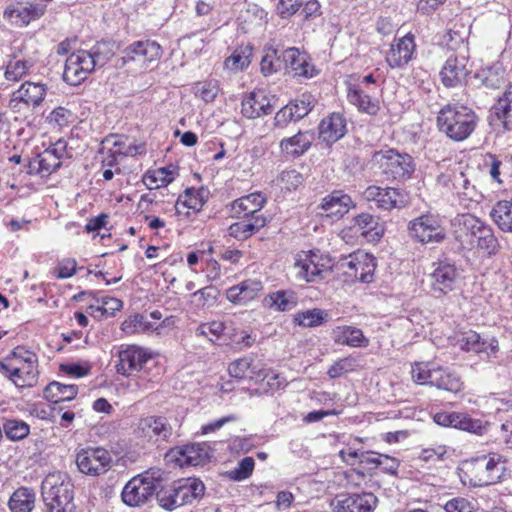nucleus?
Wrapping results in <instances>:
<instances>
[{
    "label": "nucleus",
    "mask_w": 512,
    "mask_h": 512,
    "mask_svg": "<svg viewBox=\"0 0 512 512\" xmlns=\"http://www.w3.org/2000/svg\"><path fill=\"white\" fill-rule=\"evenodd\" d=\"M444 509L446 512H477L470 501L460 497L449 500Z\"/></svg>",
    "instance_id": "64"
},
{
    "label": "nucleus",
    "mask_w": 512,
    "mask_h": 512,
    "mask_svg": "<svg viewBox=\"0 0 512 512\" xmlns=\"http://www.w3.org/2000/svg\"><path fill=\"white\" fill-rule=\"evenodd\" d=\"M47 94V86L41 82L26 81L12 93L10 107L13 110H21L22 105L27 108L38 107Z\"/></svg>",
    "instance_id": "15"
},
{
    "label": "nucleus",
    "mask_w": 512,
    "mask_h": 512,
    "mask_svg": "<svg viewBox=\"0 0 512 512\" xmlns=\"http://www.w3.org/2000/svg\"><path fill=\"white\" fill-rule=\"evenodd\" d=\"M355 261V268L353 271H346V275L354 277L363 283L372 282L376 268L375 258L366 252L356 251Z\"/></svg>",
    "instance_id": "33"
},
{
    "label": "nucleus",
    "mask_w": 512,
    "mask_h": 512,
    "mask_svg": "<svg viewBox=\"0 0 512 512\" xmlns=\"http://www.w3.org/2000/svg\"><path fill=\"white\" fill-rule=\"evenodd\" d=\"M36 494L33 489L20 487L10 496L8 506L11 512H31L35 507Z\"/></svg>",
    "instance_id": "36"
},
{
    "label": "nucleus",
    "mask_w": 512,
    "mask_h": 512,
    "mask_svg": "<svg viewBox=\"0 0 512 512\" xmlns=\"http://www.w3.org/2000/svg\"><path fill=\"white\" fill-rule=\"evenodd\" d=\"M431 386L456 394L461 391L463 382L457 373L448 368L437 367L432 373Z\"/></svg>",
    "instance_id": "32"
},
{
    "label": "nucleus",
    "mask_w": 512,
    "mask_h": 512,
    "mask_svg": "<svg viewBox=\"0 0 512 512\" xmlns=\"http://www.w3.org/2000/svg\"><path fill=\"white\" fill-rule=\"evenodd\" d=\"M302 181V175L296 170L283 171L278 177L281 187L289 191L297 189L302 184Z\"/></svg>",
    "instance_id": "56"
},
{
    "label": "nucleus",
    "mask_w": 512,
    "mask_h": 512,
    "mask_svg": "<svg viewBox=\"0 0 512 512\" xmlns=\"http://www.w3.org/2000/svg\"><path fill=\"white\" fill-rule=\"evenodd\" d=\"M355 207L352 198L343 191L336 190L323 198L322 210L327 216L343 217L351 208Z\"/></svg>",
    "instance_id": "27"
},
{
    "label": "nucleus",
    "mask_w": 512,
    "mask_h": 512,
    "mask_svg": "<svg viewBox=\"0 0 512 512\" xmlns=\"http://www.w3.org/2000/svg\"><path fill=\"white\" fill-rule=\"evenodd\" d=\"M155 493L153 487L137 475L126 483L121 497L126 505L136 507L145 504Z\"/></svg>",
    "instance_id": "19"
},
{
    "label": "nucleus",
    "mask_w": 512,
    "mask_h": 512,
    "mask_svg": "<svg viewBox=\"0 0 512 512\" xmlns=\"http://www.w3.org/2000/svg\"><path fill=\"white\" fill-rule=\"evenodd\" d=\"M354 369V360L352 358H343L336 361L331 367L328 369L327 374L330 378H338L343 374L352 371Z\"/></svg>",
    "instance_id": "62"
},
{
    "label": "nucleus",
    "mask_w": 512,
    "mask_h": 512,
    "mask_svg": "<svg viewBox=\"0 0 512 512\" xmlns=\"http://www.w3.org/2000/svg\"><path fill=\"white\" fill-rule=\"evenodd\" d=\"M267 306L276 311H290L296 307L298 298L292 290H279L269 294L265 298Z\"/></svg>",
    "instance_id": "39"
},
{
    "label": "nucleus",
    "mask_w": 512,
    "mask_h": 512,
    "mask_svg": "<svg viewBox=\"0 0 512 512\" xmlns=\"http://www.w3.org/2000/svg\"><path fill=\"white\" fill-rule=\"evenodd\" d=\"M33 164L38 165L37 172L42 176L50 175L61 166L60 162L45 150L37 155Z\"/></svg>",
    "instance_id": "52"
},
{
    "label": "nucleus",
    "mask_w": 512,
    "mask_h": 512,
    "mask_svg": "<svg viewBox=\"0 0 512 512\" xmlns=\"http://www.w3.org/2000/svg\"><path fill=\"white\" fill-rule=\"evenodd\" d=\"M249 370L257 377L263 374L261 370L256 371V367L252 366V359L249 357L236 359L228 366V372L230 376L237 379L245 378Z\"/></svg>",
    "instance_id": "46"
},
{
    "label": "nucleus",
    "mask_w": 512,
    "mask_h": 512,
    "mask_svg": "<svg viewBox=\"0 0 512 512\" xmlns=\"http://www.w3.org/2000/svg\"><path fill=\"white\" fill-rule=\"evenodd\" d=\"M204 492L205 486L201 480L192 477L182 478L170 486L159 489L157 501L162 508L171 511L199 500Z\"/></svg>",
    "instance_id": "6"
},
{
    "label": "nucleus",
    "mask_w": 512,
    "mask_h": 512,
    "mask_svg": "<svg viewBox=\"0 0 512 512\" xmlns=\"http://www.w3.org/2000/svg\"><path fill=\"white\" fill-rule=\"evenodd\" d=\"M333 340L338 345L350 347H367L369 340L361 329L352 326H338L332 332Z\"/></svg>",
    "instance_id": "31"
},
{
    "label": "nucleus",
    "mask_w": 512,
    "mask_h": 512,
    "mask_svg": "<svg viewBox=\"0 0 512 512\" xmlns=\"http://www.w3.org/2000/svg\"><path fill=\"white\" fill-rule=\"evenodd\" d=\"M378 503L370 492L361 494H340L331 501L334 512H372Z\"/></svg>",
    "instance_id": "16"
},
{
    "label": "nucleus",
    "mask_w": 512,
    "mask_h": 512,
    "mask_svg": "<svg viewBox=\"0 0 512 512\" xmlns=\"http://www.w3.org/2000/svg\"><path fill=\"white\" fill-rule=\"evenodd\" d=\"M495 224L504 232H512V201L497 202L490 212Z\"/></svg>",
    "instance_id": "40"
},
{
    "label": "nucleus",
    "mask_w": 512,
    "mask_h": 512,
    "mask_svg": "<svg viewBox=\"0 0 512 512\" xmlns=\"http://www.w3.org/2000/svg\"><path fill=\"white\" fill-rule=\"evenodd\" d=\"M458 429L477 435H483L488 430V424L483 423V421L479 419H473L466 413H461L460 420L458 421Z\"/></svg>",
    "instance_id": "53"
},
{
    "label": "nucleus",
    "mask_w": 512,
    "mask_h": 512,
    "mask_svg": "<svg viewBox=\"0 0 512 512\" xmlns=\"http://www.w3.org/2000/svg\"><path fill=\"white\" fill-rule=\"evenodd\" d=\"M209 190L201 187L199 189L188 188L179 196L175 204L177 214L189 215V210L198 212L209 198Z\"/></svg>",
    "instance_id": "24"
},
{
    "label": "nucleus",
    "mask_w": 512,
    "mask_h": 512,
    "mask_svg": "<svg viewBox=\"0 0 512 512\" xmlns=\"http://www.w3.org/2000/svg\"><path fill=\"white\" fill-rule=\"evenodd\" d=\"M456 240L462 248L483 250L489 255L498 249V240L492 228L472 214H462L457 219Z\"/></svg>",
    "instance_id": "2"
},
{
    "label": "nucleus",
    "mask_w": 512,
    "mask_h": 512,
    "mask_svg": "<svg viewBox=\"0 0 512 512\" xmlns=\"http://www.w3.org/2000/svg\"><path fill=\"white\" fill-rule=\"evenodd\" d=\"M414 36L410 33L395 40L386 53V62L392 69L404 68L413 57L415 52Z\"/></svg>",
    "instance_id": "17"
},
{
    "label": "nucleus",
    "mask_w": 512,
    "mask_h": 512,
    "mask_svg": "<svg viewBox=\"0 0 512 512\" xmlns=\"http://www.w3.org/2000/svg\"><path fill=\"white\" fill-rule=\"evenodd\" d=\"M346 132V120L340 113L328 115L319 124V137L328 144L337 142Z\"/></svg>",
    "instance_id": "25"
},
{
    "label": "nucleus",
    "mask_w": 512,
    "mask_h": 512,
    "mask_svg": "<svg viewBox=\"0 0 512 512\" xmlns=\"http://www.w3.org/2000/svg\"><path fill=\"white\" fill-rule=\"evenodd\" d=\"M49 154H52L62 164V160L71 158L72 152L70 149H68V144L66 140L59 139L54 144H52L50 147L45 149Z\"/></svg>",
    "instance_id": "63"
},
{
    "label": "nucleus",
    "mask_w": 512,
    "mask_h": 512,
    "mask_svg": "<svg viewBox=\"0 0 512 512\" xmlns=\"http://www.w3.org/2000/svg\"><path fill=\"white\" fill-rule=\"evenodd\" d=\"M433 265L435 268L430 274L432 289L444 294L452 291L459 278V272L455 265L446 261H440Z\"/></svg>",
    "instance_id": "20"
},
{
    "label": "nucleus",
    "mask_w": 512,
    "mask_h": 512,
    "mask_svg": "<svg viewBox=\"0 0 512 512\" xmlns=\"http://www.w3.org/2000/svg\"><path fill=\"white\" fill-rule=\"evenodd\" d=\"M262 290L263 284L260 280L248 279L230 287L226 292V297L234 304L245 305L257 298Z\"/></svg>",
    "instance_id": "23"
},
{
    "label": "nucleus",
    "mask_w": 512,
    "mask_h": 512,
    "mask_svg": "<svg viewBox=\"0 0 512 512\" xmlns=\"http://www.w3.org/2000/svg\"><path fill=\"white\" fill-rule=\"evenodd\" d=\"M409 235L422 244L441 243L446 238V231L439 215L427 213L408 223Z\"/></svg>",
    "instance_id": "8"
},
{
    "label": "nucleus",
    "mask_w": 512,
    "mask_h": 512,
    "mask_svg": "<svg viewBox=\"0 0 512 512\" xmlns=\"http://www.w3.org/2000/svg\"><path fill=\"white\" fill-rule=\"evenodd\" d=\"M36 363L35 353L18 346L0 361V373L19 388L31 387L37 380Z\"/></svg>",
    "instance_id": "4"
},
{
    "label": "nucleus",
    "mask_w": 512,
    "mask_h": 512,
    "mask_svg": "<svg viewBox=\"0 0 512 512\" xmlns=\"http://www.w3.org/2000/svg\"><path fill=\"white\" fill-rule=\"evenodd\" d=\"M77 262L73 258H65L59 261L55 269V277L57 279H67L76 273Z\"/></svg>",
    "instance_id": "60"
},
{
    "label": "nucleus",
    "mask_w": 512,
    "mask_h": 512,
    "mask_svg": "<svg viewBox=\"0 0 512 512\" xmlns=\"http://www.w3.org/2000/svg\"><path fill=\"white\" fill-rule=\"evenodd\" d=\"M494 112L506 130H512V87H509L494 105Z\"/></svg>",
    "instance_id": "43"
},
{
    "label": "nucleus",
    "mask_w": 512,
    "mask_h": 512,
    "mask_svg": "<svg viewBox=\"0 0 512 512\" xmlns=\"http://www.w3.org/2000/svg\"><path fill=\"white\" fill-rule=\"evenodd\" d=\"M477 123L476 113L465 105H445L437 115L438 130L454 141L467 139L475 130Z\"/></svg>",
    "instance_id": "3"
},
{
    "label": "nucleus",
    "mask_w": 512,
    "mask_h": 512,
    "mask_svg": "<svg viewBox=\"0 0 512 512\" xmlns=\"http://www.w3.org/2000/svg\"><path fill=\"white\" fill-rule=\"evenodd\" d=\"M75 462L81 473L98 476L110 469L112 456L105 448L88 447L78 451Z\"/></svg>",
    "instance_id": "11"
},
{
    "label": "nucleus",
    "mask_w": 512,
    "mask_h": 512,
    "mask_svg": "<svg viewBox=\"0 0 512 512\" xmlns=\"http://www.w3.org/2000/svg\"><path fill=\"white\" fill-rule=\"evenodd\" d=\"M374 160L382 172L394 180H406L415 170V163L409 154L399 153L393 149L376 152Z\"/></svg>",
    "instance_id": "9"
},
{
    "label": "nucleus",
    "mask_w": 512,
    "mask_h": 512,
    "mask_svg": "<svg viewBox=\"0 0 512 512\" xmlns=\"http://www.w3.org/2000/svg\"><path fill=\"white\" fill-rule=\"evenodd\" d=\"M44 512H74V486L66 473H50L41 486Z\"/></svg>",
    "instance_id": "5"
},
{
    "label": "nucleus",
    "mask_w": 512,
    "mask_h": 512,
    "mask_svg": "<svg viewBox=\"0 0 512 512\" xmlns=\"http://www.w3.org/2000/svg\"><path fill=\"white\" fill-rule=\"evenodd\" d=\"M78 394V387L73 384L51 382L44 390V397L55 404L71 401Z\"/></svg>",
    "instance_id": "38"
},
{
    "label": "nucleus",
    "mask_w": 512,
    "mask_h": 512,
    "mask_svg": "<svg viewBox=\"0 0 512 512\" xmlns=\"http://www.w3.org/2000/svg\"><path fill=\"white\" fill-rule=\"evenodd\" d=\"M328 314L322 309H311L295 315V321L305 327H314L327 320Z\"/></svg>",
    "instance_id": "49"
},
{
    "label": "nucleus",
    "mask_w": 512,
    "mask_h": 512,
    "mask_svg": "<svg viewBox=\"0 0 512 512\" xmlns=\"http://www.w3.org/2000/svg\"><path fill=\"white\" fill-rule=\"evenodd\" d=\"M224 331V325L221 322L213 321L210 323L201 324L196 329V334L200 336H205L210 339V341H214L220 338Z\"/></svg>",
    "instance_id": "58"
},
{
    "label": "nucleus",
    "mask_w": 512,
    "mask_h": 512,
    "mask_svg": "<svg viewBox=\"0 0 512 512\" xmlns=\"http://www.w3.org/2000/svg\"><path fill=\"white\" fill-rule=\"evenodd\" d=\"M252 49L249 46L236 48L224 61V67L232 73H238L251 63Z\"/></svg>",
    "instance_id": "41"
},
{
    "label": "nucleus",
    "mask_w": 512,
    "mask_h": 512,
    "mask_svg": "<svg viewBox=\"0 0 512 512\" xmlns=\"http://www.w3.org/2000/svg\"><path fill=\"white\" fill-rule=\"evenodd\" d=\"M456 344L466 352L485 353L487 356L498 351V341L495 338L483 339L472 330L460 333Z\"/></svg>",
    "instance_id": "21"
},
{
    "label": "nucleus",
    "mask_w": 512,
    "mask_h": 512,
    "mask_svg": "<svg viewBox=\"0 0 512 512\" xmlns=\"http://www.w3.org/2000/svg\"><path fill=\"white\" fill-rule=\"evenodd\" d=\"M2 430L9 440L20 441L29 435L30 426L20 419H7L3 423Z\"/></svg>",
    "instance_id": "45"
},
{
    "label": "nucleus",
    "mask_w": 512,
    "mask_h": 512,
    "mask_svg": "<svg viewBox=\"0 0 512 512\" xmlns=\"http://www.w3.org/2000/svg\"><path fill=\"white\" fill-rule=\"evenodd\" d=\"M376 204L381 209L392 210L393 208L402 206V195L395 188H381V194Z\"/></svg>",
    "instance_id": "47"
},
{
    "label": "nucleus",
    "mask_w": 512,
    "mask_h": 512,
    "mask_svg": "<svg viewBox=\"0 0 512 512\" xmlns=\"http://www.w3.org/2000/svg\"><path fill=\"white\" fill-rule=\"evenodd\" d=\"M286 73L293 77H312L313 67L308 61V56L297 48L291 47L284 50Z\"/></svg>",
    "instance_id": "26"
},
{
    "label": "nucleus",
    "mask_w": 512,
    "mask_h": 512,
    "mask_svg": "<svg viewBox=\"0 0 512 512\" xmlns=\"http://www.w3.org/2000/svg\"><path fill=\"white\" fill-rule=\"evenodd\" d=\"M117 373L123 376H131L140 372L146 363L152 358L149 350L137 345H127L118 352Z\"/></svg>",
    "instance_id": "13"
},
{
    "label": "nucleus",
    "mask_w": 512,
    "mask_h": 512,
    "mask_svg": "<svg viewBox=\"0 0 512 512\" xmlns=\"http://www.w3.org/2000/svg\"><path fill=\"white\" fill-rule=\"evenodd\" d=\"M104 145H111L110 151L111 155L103 160L104 165L113 166L117 159V155H123V156H134L138 153H141L142 146H131L129 145L125 150L122 149L123 141L121 138L117 136H110L105 139L103 142Z\"/></svg>",
    "instance_id": "42"
},
{
    "label": "nucleus",
    "mask_w": 512,
    "mask_h": 512,
    "mask_svg": "<svg viewBox=\"0 0 512 512\" xmlns=\"http://www.w3.org/2000/svg\"><path fill=\"white\" fill-rule=\"evenodd\" d=\"M312 137L307 132L299 131L292 137L284 138L280 142L281 152L287 156L298 157L303 155L311 146Z\"/></svg>",
    "instance_id": "34"
},
{
    "label": "nucleus",
    "mask_w": 512,
    "mask_h": 512,
    "mask_svg": "<svg viewBox=\"0 0 512 512\" xmlns=\"http://www.w3.org/2000/svg\"><path fill=\"white\" fill-rule=\"evenodd\" d=\"M29 70V66L25 61L17 60L10 62L5 71V78L8 81H19Z\"/></svg>",
    "instance_id": "59"
},
{
    "label": "nucleus",
    "mask_w": 512,
    "mask_h": 512,
    "mask_svg": "<svg viewBox=\"0 0 512 512\" xmlns=\"http://www.w3.org/2000/svg\"><path fill=\"white\" fill-rule=\"evenodd\" d=\"M379 219L369 213H361L353 218L352 228L369 241L379 240L384 232Z\"/></svg>",
    "instance_id": "30"
},
{
    "label": "nucleus",
    "mask_w": 512,
    "mask_h": 512,
    "mask_svg": "<svg viewBox=\"0 0 512 512\" xmlns=\"http://www.w3.org/2000/svg\"><path fill=\"white\" fill-rule=\"evenodd\" d=\"M162 55L161 46L152 40L135 41L122 51L123 65L133 64L138 70H146L150 63L157 61Z\"/></svg>",
    "instance_id": "10"
},
{
    "label": "nucleus",
    "mask_w": 512,
    "mask_h": 512,
    "mask_svg": "<svg viewBox=\"0 0 512 512\" xmlns=\"http://www.w3.org/2000/svg\"><path fill=\"white\" fill-rule=\"evenodd\" d=\"M482 198V193L469 180L468 184L464 186L463 191L459 192V201L466 208H470L472 204L479 203Z\"/></svg>",
    "instance_id": "54"
},
{
    "label": "nucleus",
    "mask_w": 512,
    "mask_h": 512,
    "mask_svg": "<svg viewBox=\"0 0 512 512\" xmlns=\"http://www.w3.org/2000/svg\"><path fill=\"white\" fill-rule=\"evenodd\" d=\"M266 225V218L264 216H255L254 219L248 218L246 221H240L231 224L228 228L229 235L239 239L245 240L258 232Z\"/></svg>",
    "instance_id": "37"
},
{
    "label": "nucleus",
    "mask_w": 512,
    "mask_h": 512,
    "mask_svg": "<svg viewBox=\"0 0 512 512\" xmlns=\"http://www.w3.org/2000/svg\"><path fill=\"white\" fill-rule=\"evenodd\" d=\"M174 180L173 173L167 168H159L148 172L144 176V182L149 188L167 186Z\"/></svg>",
    "instance_id": "48"
},
{
    "label": "nucleus",
    "mask_w": 512,
    "mask_h": 512,
    "mask_svg": "<svg viewBox=\"0 0 512 512\" xmlns=\"http://www.w3.org/2000/svg\"><path fill=\"white\" fill-rule=\"evenodd\" d=\"M46 4L36 1L15 2L5 7L3 18L12 25L26 27L40 19L46 12Z\"/></svg>",
    "instance_id": "12"
},
{
    "label": "nucleus",
    "mask_w": 512,
    "mask_h": 512,
    "mask_svg": "<svg viewBox=\"0 0 512 512\" xmlns=\"http://www.w3.org/2000/svg\"><path fill=\"white\" fill-rule=\"evenodd\" d=\"M139 476L149 485L153 487V490L155 492H158V488H162L161 483L165 479V472L160 468H151L147 471H145L142 474H139Z\"/></svg>",
    "instance_id": "61"
},
{
    "label": "nucleus",
    "mask_w": 512,
    "mask_h": 512,
    "mask_svg": "<svg viewBox=\"0 0 512 512\" xmlns=\"http://www.w3.org/2000/svg\"><path fill=\"white\" fill-rule=\"evenodd\" d=\"M179 461L182 465L198 466L205 462L207 451L201 444L183 446L179 451Z\"/></svg>",
    "instance_id": "44"
},
{
    "label": "nucleus",
    "mask_w": 512,
    "mask_h": 512,
    "mask_svg": "<svg viewBox=\"0 0 512 512\" xmlns=\"http://www.w3.org/2000/svg\"><path fill=\"white\" fill-rule=\"evenodd\" d=\"M112 56V49L106 42L97 43L89 51L74 52L66 59L63 79L71 85H78L96 67L104 66Z\"/></svg>",
    "instance_id": "1"
},
{
    "label": "nucleus",
    "mask_w": 512,
    "mask_h": 512,
    "mask_svg": "<svg viewBox=\"0 0 512 512\" xmlns=\"http://www.w3.org/2000/svg\"><path fill=\"white\" fill-rule=\"evenodd\" d=\"M474 465L481 485L497 483L503 478L506 471V461L497 453L477 457Z\"/></svg>",
    "instance_id": "14"
},
{
    "label": "nucleus",
    "mask_w": 512,
    "mask_h": 512,
    "mask_svg": "<svg viewBox=\"0 0 512 512\" xmlns=\"http://www.w3.org/2000/svg\"><path fill=\"white\" fill-rule=\"evenodd\" d=\"M254 465L255 463L252 457H245L238 463L235 469L229 472V476L235 481L247 479L252 474Z\"/></svg>",
    "instance_id": "55"
},
{
    "label": "nucleus",
    "mask_w": 512,
    "mask_h": 512,
    "mask_svg": "<svg viewBox=\"0 0 512 512\" xmlns=\"http://www.w3.org/2000/svg\"><path fill=\"white\" fill-rule=\"evenodd\" d=\"M316 258L317 256L311 253L299 255L294 265L298 279L315 282L323 277V266L316 262Z\"/></svg>",
    "instance_id": "29"
},
{
    "label": "nucleus",
    "mask_w": 512,
    "mask_h": 512,
    "mask_svg": "<svg viewBox=\"0 0 512 512\" xmlns=\"http://www.w3.org/2000/svg\"><path fill=\"white\" fill-rule=\"evenodd\" d=\"M266 197L260 192H254L234 200L231 204V211L236 218H250L263 216L261 209L266 204Z\"/></svg>",
    "instance_id": "22"
},
{
    "label": "nucleus",
    "mask_w": 512,
    "mask_h": 512,
    "mask_svg": "<svg viewBox=\"0 0 512 512\" xmlns=\"http://www.w3.org/2000/svg\"><path fill=\"white\" fill-rule=\"evenodd\" d=\"M134 432L148 443H169L174 436L175 424L165 415H147L138 419Z\"/></svg>",
    "instance_id": "7"
},
{
    "label": "nucleus",
    "mask_w": 512,
    "mask_h": 512,
    "mask_svg": "<svg viewBox=\"0 0 512 512\" xmlns=\"http://www.w3.org/2000/svg\"><path fill=\"white\" fill-rule=\"evenodd\" d=\"M433 372L434 368H429L427 364L416 363L412 366L411 375L415 383L420 385H431Z\"/></svg>",
    "instance_id": "57"
},
{
    "label": "nucleus",
    "mask_w": 512,
    "mask_h": 512,
    "mask_svg": "<svg viewBox=\"0 0 512 512\" xmlns=\"http://www.w3.org/2000/svg\"><path fill=\"white\" fill-rule=\"evenodd\" d=\"M272 110V105L263 93H250L241 103V112L249 119L268 115Z\"/></svg>",
    "instance_id": "28"
},
{
    "label": "nucleus",
    "mask_w": 512,
    "mask_h": 512,
    "mask_svg": "<svg viewBox=\"0 0 512 512\" xmlns=\"http://www.w3.org/2000/svg\"><path fill=\"white\" fill-rule=\"evenodd\" d=\"M292 109L294 117L298 120L304 118L314 106V98L311 94L304 93L287 104Z\"/></svg>",
    "instance_id": "51"
},
{
    "label": "nucleus",
    "mask_w": 512,
    "mask_h": 512,
    "mask_svg": "<svg viewBox=\"0 0 512 512\" xmlns=\"http://www.w3.org/2000/svg\"><path fill=\"white\" fill-rule=\"evenodd\" d=\"M468 58L464 53L450 55L440 71L442 83L446 87H455L462 84L468 75Z\"/></svg>",
    "instance_id": "18"
},
{
    "label": "nucleus",
    "mask_w": 512,
    "mask_h": 512,
    "mask_svg": "<svg viewBox=\"0 0 512 512\" xmlns=\"http://www.w3.org/2000/svg\"><path fill=\"white\" fill-rule=\"evenodd\" d=\"M193 90L195 95L206 103L213 102L220 91L217 80L197 82Z\"/></svg>",
    "instance_id": "50"
},
{
    "label": "nucleus",
    "mask_w": 512,
    "mask_h": 512,
    "mask_svg": "<svg viewBox=\"0 0 512 512\" xmlns=\"http://www.w3.org/2000/svg\"><path fill=\"white\" fill-rule=\"evenodd\" d=\"M349 102L355 105L359 111L369 115H376L380 109L379 101L358 87L351 86L347 92Z\"/></svg>",
    "instance_id": "35"
}]
</instances>
